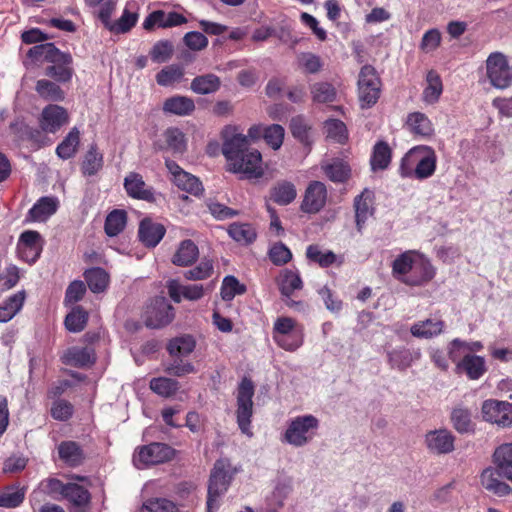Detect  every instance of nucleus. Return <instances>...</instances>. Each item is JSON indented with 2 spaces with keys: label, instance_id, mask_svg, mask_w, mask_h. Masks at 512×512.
Masks as SVG:
<instances>
[{
  "label": "nucleus",
  "instance_id": "cd10ccee",
  "mask_svg": "<svg viewBox=\"0 0 512 512\" xmlns=\"http://www.w3.org/2000/svg\"><path fill=\"white\" fill-rule=\"evenodd\" d=\"M165 227L150 219H143L139 226V238L147 247H155L165 235Z\"/></svg>",
  "mask_w": 512,
  "mask_h": 512
},
{
  "label": "nucleus",
  "instance_id": "393cba45",
  "mask_svg": "<svg viewBox=\"0 0 512 512\" xmlns=\"http://www.w3.org/2000/svg\"><path fill=\"white\" fill-rule=\"evenodd\" d=\"M418 253L419 251L417 250H407L394 259L392 263V275L395 279L406 284V280H409Z\"/></svg>",
  "mask_w": 512,
  "mask_h": 512
},
{
  "label": "nucleus",
  "instance_id": "412c9836",
  "mask_svg": "<svg viewBox=\"0 0 512 512\" xmlns=\"http://www.w3.org/2000/svg\"><path fill=\"white\" fill-rule=\"evenodd\" d=\"M422 356L421 350L408 349L405 347H398L387 352L389 365L399 371H404L412 366L413 363L420 360Z\"/></svg>",
  "mask_w": 512,
  "mask_h": 512
},
{
  "label": "nucleus",
  "instance_id": "c9c22d12",
  "mask_svg": "<svg viewBox=\"0 0 512 512\" xmlns=\"http://www.w3.org/2000/svg\"><path fill=\"white\" fill-rule=\"evenodd\" d=\"M296 196V187L289 181L278 182L270 190V199L276 204L282 206L293 202Z\"/></svg>",
  "mask_w": 512,
  "mask_h": 512
},
{
  "label": "nucleus",
  "instance_id": "7c9ffc66",
  "mask_svg": "<svg viewBox=\"0 0 512 512\" xmlns=\"http://www.w3.org/2000/svg\"><path fill=\"white\" fill-rule=\"evenodd\" d=\"M321 169L327 178L335 183L345 182L351 175L349 165L340 159L322 161Z\"/></svg>",
  "mask_w": 512,
  "mask_h": 512
},
{
  "label": "nucleus",
  "instance_id": "8fccbe9b",
  "mask_svg": "<svg viewBox=\"0 0 512 512\" xmlns=\"http://www.w3.org/2000/svg\"><path fill=\"white\" fill-rule=\"evenodd\" d=\"M195 340L192 336L184 335L172 339L168 344V351L171 356H187L195 349Z\"/></svg>",
  "mask_w": 512,
  "mask_h": 512
},
{
  "label": "nucleus",
  "instance_id": "7ed1b4c3",
  "mask_svg": "<svg viewBox=\"0 0 512 512\" xmlns=\"http://www.w3.org/2000/svg\"><path fill=\"white\" fill-rule=\"evenodd\" d=\"M28 55L35 60H44L51 65L45 69V74L59 82H67L72 78V57L58 50L54 44L45 43L32 47Z\"/></svg>",
  "mask_w": 512,
  "mask_h": 512
},
{
  "label": "nucleus",
  "instance_id": "603ef678",
  "mask_svg": "<svg viewBox=\"0 0 512 512\" xmlns=\"http://www.w3.org/2000/svg\"><path fill=\"white\" fill-rule=\"evenodd\" d=\"M483 344L479 341H473V342H466L462 341L458 338L451 341V343L448 346V354L450 359L455 362L456 359L462 354V353H470L471 352H477L482 350Z\"/></svg>",
  "mask_w": 512,
  "mask_h": 512
},
{
  "label": "nucleus",
  "instance_id": "bb28decb",
  "mask_svg": "<svg viewBox=\"0 0 512 512\" xmlns=\"http://www.w3.org/2000/svg\"><path fill=\"white\" fill-rule=\"evenodd\" d=\"M405 125L415 136L430 138L434 134V126L428 116L422 112L408 114Z\"/></svg>",
  "mask_w": 512,
  "mask_h": 512
},
{
  "label": "nucleus",
  "instance_id": "ea45409f",
  "mask_svg": "<svg viewBox=\"0 0 512 512\" xmlns=\"http://www.w3.org/2000/svg\"><path fill=\"white\" fill-rule=\"evenodd\" d=\"M79 144L80 132L76 127H74L62 140V142L57 146L56 154L59 158L63 160L70 159L76 154Z\"/></svg>",
  "mask_w": 512,
  "mask_h": 512
},
{
  "label": "nucleus",
  "instance_id": "39448f33",
  "mask_svg": "<svg viewBox=\"0 0 512 512\" xmlns=\"http://www.w3.org/2000/svg\"><path fill=\"white\" fill-rule=\"evenodd\" d=\"M237 472L238 469L233 467L228 459L223 458L215 462L208 486V512H212L213 509L218 507V498L227 491L231 480Z\"/></svg>",
  "mask_w": 512,
  "mask_h": 512
},
{
  "label": "nucleus",
  "instance_id": "c85d7f7f",
  "mask_svg": "<svg viewBox=\"0 0 512 512\" xmlns=\"http://www.w3.org/2000/svg\"><path fill=\"white\" fill-rule=\"evenodd\" d=\"M500 477L503 476L497 467L487 468L481 474V484L486 490L498 496H506L511 493L512 489L508 484L501 481Z\"/></svg>",
  "mask_w": 512,
  "mask_h": 512
},
{
  "label": "nucleus",
  "instance_id": "ddd939ff",
  "mask_svg": "<svg viewBox=\"0 0 512 512\" xmlns=\"http://www.w3.org/2000/svg\"><path fill=\"white\" fill-rule=\"evenodd\" d=\"M174 319L172 305L163 297L155 299L146 311L145 323L150 328H161Z\"/></svg>",
  "mask_w": 512,
  "mask_h": 512
},
{
  "label": "nucleus",
  "instance_id": "052dcab7",
  "mask_svg": "<svg viewBox=\"0 0 512 512\" xmlns=\"http://www.w3.org/2000/svg\"><path fill=\"white\" fill-rule=\"evenodd\" d=\"M184 71L179 65H169L163 68L157 75L156 81L160 86H170L180 82Z\"/></svg>",
  "mask_w": 512,
  "mask_h": 512
},
{
  "label": "nucleus",
  "instance_id": "0eeeda50",
  "mask_svg": "<svg viewBox=\"0 0 512 512\" xmlns=\"http://www.w3.org/2000/svg\"><path fill=\"white\" fill-rule=\"evenodd\" d=\"M254 385L248 378H243L237 389V423L242 433L251 437V417L253 414Z\"/></svg>",
  "mask_w": 512,
  "mask_h": 512
},
{
  "label": "nucleus",
  "instance_id": "37998d69",
  "mask_svg": "<svg viewBox=\"0 0 512 512\" xmlns=\"http://www.w3.org/2000/svg\"><path fill=\"white\" fill-rule=\"evenodd\" d=\"M84 278L87 282L89 289L93 293H100L106 290L109 284L108 273L100 268L95 267L85 271Z\"/></svg>",
  "mask_w": 512,
  "mask_h": 512
},
{
  "label": "nucleus",
  "instance_id": "f704fd0d",
  "mask_svg": "<svg viewBox=\"0 0 512 512\" xmlns=\"http://www.w3.org/2000/svg\"><path fill=\"white\" fill-rule=\"evenodd\" d=\"M124 187L129 196L138 199L149 200L152 192L146 188L145 182L140 174L131 172L124 180Z\"/></svg>",
  "mask_w": 512,
  "mask_h": 512
},
{
  "label": "nucleus",
  "instance_id": "4c0bfd02",
  "mask_svg": "<svg viewBox=\"0 0 512 512\" xmlns=\"http://www.w3.org/2000/svg\"><path fill=\"white\" fill-rule=\"evenodd\" d=\"M220 78L212 73L195 77L190 85L191 90L200 95L212 94L219 90Z\"/></svg>",
  "mask_w": 512,
  "mask_h": 512
},
{
  "label": "nucleus",
  "instance_id": "a18cd8bd",
  "mask_svg": "<svg viewBox=\"0 0 512 512\" xmlns=\"http://www.w3.org/2000/svg\"><path fill=\"white\" fill-rule=\"evenodd\" d=\"M25 300L24 292L20 291L10 296L0 305V322L10 321L22 308Z\"/></svg>",
  "mask_w": 512,
  "mask_h": 512
},
{
  "label": "nucleus",
  "instance_id": "4be33fe9",
  "mask_svg": "<svg viewBox=\"0 0 512 512\" xmlns=\"http://www.w3.org/2000/svg\"><path fill=\"white\" fill-rule=\"evenodd\" d=\"M187 22V19L177 13V12H164L162 10H157L150 13L143 22V28L146 30H151L155 26L161 28H168L179 26Z\"/></svg>",
  "mask_w": 512,
  "mask_h": 512
},
{
  "label": "nucleus",
  "instance_id": "e433bc0d",
  "mask_svg": "<svg viewBox=\"0 0 512 512\" xmlns=\"http://www.w3.org/2000/svg\"><path fill=\"white\" fill-rule=\"evenodd\" d=\"M199 250L191 240L182 241L172 258V263L177 266H189L198 257Z\"/></svg>",
  "mask_w": 512,
  "mask_h": 512
},
{
  "label": "nucleus",
  "instance_id": "6e6d98bb",
  "mask_svg": "<svg viewBox=\"0 0 512 512\" xmlns=\"http://www.w3.org/2000/svg\"><path fill=\"white\" fill-rule=\"evenodd\" d=\"M297 66L300 70L309 74L318 73L322 67V59L311 52H302L297 55Z\"/></svg>",
  "mask_w": 512,
  "mask_h": 512
},
{
  "label": "nucleus",
  "instance_id": "b1692460",
  "mask_svg": "<svg viewBox=\"0 0 512 512\" xmlns=\"http://www.w3.org/2000/svg\"><path fill=\"white\" fill-rule=\"evenodd\" d=\"M354 209L356 226L359 231L362 230L367 220L373 216V192L365 189L354 199Z\"/></svg>",
  "mask_w": 512,
  "mask_h": 512
},
{
  "label": "nucleus",
  "instance_id": "2f4dec72",
  "mask_svg": "<svg viewBox=\"0 0 512 512\" xmlns=\"http://www.w3.org/2000/svg\"><path fill=\"white\" fill-rule=\"evenodd\" d=\"M137 20L138 5L135 1H129L121 17L110 26V31L117 34L126 33L135 26Z\"/></svg>",
  "mask_w": 512,
  "mask_h": 512
},
{
  "label": "nucleus",
  "instance_id": "a878e982",
  "mask_svg": "<svg viewBox=\"0 0 512 512\" xmlns=\"http://www.w3.org/2000/svg\"><path fill=\"white\" fill-rule=\"evenodd\" d=\"M445 324L440 319L428 318L415 322L410 327V332L413 337L418 339H432L442 334Z\"/></svg>",
  "mask_w": 512,
  "mask_h": 512
},
{
  "label": "nucleus",
  "instance_id": "f8f14e48",
  "mask_svg": "<svg viewBox=\"0 0 512 512\" xmlns=\"http://www.w3.org/2000/svg\"><path fill=\"white\" fill-rule=\"evenodd\" d=\"M327 197L326 185L320 181H312L305 190L301 210L309 214L318 213L326 205Z\"/></svg>",
  "mask_w": 512,
  "mask_h": 512
},
{
  "label": "nucleus",
  "instance_id": "4d7b16f0",
  "mask_svg": "<svg viewBox=\"0 0 512 512\" xmlns=\"http://www.w3.org/2000/svg\"><path fill=\"white\" fill-rule=\"evenodd\" d=\"M311 94L316 103H330L335 101L337 96L334 86L327 82H318L312 85Z\"/></svg>",
  "mask_w": 512,
  "mask_h": 512
},
{
  "label": "nucleus",
  "instance_id": "09e8293b",
  "mask_svg": "<svg viewBox=\"0 0 512 512\" xmlns=\"http://www.w3.org/2000/svg\"><path fill=\"white\" fill-rule=\"evenodd\" d=\"M451 421L454 428L460 433H467L473 430L471 411L463 406L455 407L451 412Z\"/></svg>",
  "mask_w": 512,
  "mask_h": 512
},
{
  "label": "nucleus",
  "instance_id": "3c124183",
  "mask_svg": "<svg viewBox=\"0 0 512 512\" xmlns=\"http://www.w3.org/2000/svg\"><path fill=\"white\" fill-rule=\"evenodd\" d=\"M228 234L238 243L249 244L256 239V231L250 224L233 223L228 228Z\"/></svg>",
  "mask_w": 512,
  "mask_h": 512
},
{
  "label": "nucleus",
  "instance_id": "f3484780",
  "mask_svg": "<svg viewBox=\"0 0 512 512\" xmlns=\"http://www.w3.org/2000/svg\"><path fill=\"white\" fill-rule=\"evenodd\" d=\"M278 287L283 297H285L286 305L293 308L299 304L291 299L295 291H299L303 287V282L297 270L284 269L279 274Z\"/></svg>",
  "mask_w": 512,
  "mask_h": 512
},
{
  "label": "nucleus",
  "instance_id": "de8ad7c7",
  "mask_svg": "<svg viewBox=\"0 0 512 512\" xmlns=\"http://www.w3.org/2000/svg\"><path fill=\"white\" fill-rule=\"evenodd\" d=\"M35 90L42 99L47 101H62L65 96L63 90L56 83L46 79L38 80Z\"/></svg>",
  "mask_w": 512,
  "mask_h": 512
},
{
  "label": "nucleus",
  "instance_id": "dca6fc26",
  "mask_svg": "<svg viewBox=\"0 0 512 512\" xmlns=\"http://www.w3.org/2000/svg\"><path fill=\"white\" fill-rule=\"evenodd\" d=\"M455 438L447 429L431 430L425 435V446L433 454H448L454 450Z\"/></svg>",
  "mask_w": 512,
  "mask_h": 512
},
{
  "label": "nucleus",
  "instance_id": "864d4df0",
  "mask_svg": "<svg viewBox=\"0 0 512 512\" xmlns=\"http://www.w3.org/2000/svg\"><path fill=\"white\" fill-rule=\"evenodd\" d=\"M307 258L321 267H329L336 262L337 256L330 250H323L318 245H310L306 250Z\"/></svg>",
  "mask_w": 512,
  "mask_h": 512
},
{
  "label": "nucleus",
  "instance_id": "6e6552de",
  "mask_svg": "<svg viewBox=\"0 0 512 512\" xmlns=\"http://www.w3.org/2000/svg\"><path fill=\"white\" fill-rule=\"evenodd\" d=\"M486 76L497 89H505L512 84V67L501 52H493L486 59Z\"/></svg>",
  "mask_w": 512,
  "mask_h": 512
},
{
  "label": "nucleus",
  "instance_id": "774afa93",
  "mask_svg": "<svg viewBox=\"0 0 512 512\" xmlns=\"http://www.w3.org/2000/svg\"><path fill=\"white\" fill-rule=\"evenodd\" d=\"M285 136L284 128L279 124H272L264 127L263 138L265 142L273 149L278 150L283 144Z\"/></svg>",
  "mask_w": 512,
  "mask_h": 512
},
{
  "label": "nucleus",
  "instance_id": "1a4fd4ad",
  "mask_svg": "<svg viewBox=\"0 0 512 512\" xmlns=\"http://www.w3.org/2000/svg\"><path fill=\"white\" fill-rule=\"evenodd\" d=\"M381 91V82L376 70L365 65L361 68L358 79V95L362 108L374 105Z\"/></svg>",
  "mask_w": 512,
  "mask_h": 512
},
{
  "label": "nucleus",
  "instance_id": "a211bd4d",
  "mask_svg": "<svg viewBox=\"0 0 512 512\" xmlns=\"http://www.w3.org/2000/svg\"><path fill=\"white\" fill-rule=\"evenodd\" d=\"M68 122L67 111L58 105L46 106L39 118L40 128L46 133L57 132Z\"/></svg>",
  "mask_w": 512,
  "mask_h": 512
},
{
  "label": "nucleus",
  "instance_id": "f257e3e1",
  "mask_svg": "<svg viewBox=\"0 0 512 512\" xmlns=\"http://www.w3.org/2000/svg\"><path fill=\"white\" fill-rule=\"evenodd\" d=\"M222 152L227 160L228 170L245 174L248 178H260L264 174L262 156L257 149L249 147L247 137L236 126L224 130Z\"/></svg>",
  "mask_w": 512,
  "mask_h": 512
},
{
  "label": "nucleus",
  "instance_id": "79ce46f5",
  "mask_svg": "<svg viewBox=\"0 0 512 512\" xmlns=\"http://www.w3.org/2000/svg\"><path fill=\"white\" fill-rule=\"evenodd\" d=\"M291 133L294 138L304 145H311L314 141L312 126L302 116L292 118L290 123Z\"/></svg>",
  "mask_w": 512,
  "mask_h": 512
},
{
  "label": "nucleus",
  "instance_id": "a19ab883",
  "mask_svg": "<svg viewBox=\"0 0 512 512\" xmlns=\"http://www.w3.org/2000/svg\"><path fill=\"white\" fill-rule=\"evenodd\" d=\"M64 491L65 498L80 512L89 504L90 494L83 486L76 483H68Z\"/></svg>",
  "mask_w": 512,
  "mask_h": 512
},
{
  "label": "nucleus",
  "instance_id": "e2e57ef3",
  "mask_svg": "<svg viewBox=\"0 0 512 512\" xmlns=\"http://www.w3.org/2000/svg\"><path fill=\"white\" fill-rule=\"evenodd\" d=\"M126 225V213L122 210H114L108 214L105 221V232L109 236L118 235Z\"/></svg>",
  "mask_w": 512,
  "mask_h": 512
},
{
  "label": "nucleus",
  "instance_id": "58836bf2",
  "mask_svg": "<svg viewBox=\"0 0 512 512\" xmlns=\"http://www.w3.org/2000/svg\"><path fill=\"white\" fill-rule=\"evenodd\" d=\"M426 82L422 99L427 104H434L439 100L443 91L441 78L436 71L431 70L427 73Z\"/></svg>",
  "mask_w": 512,
  "mask_h": 512
},
{
  "label": "nucleus",
  "instance_id": "6ab92c4d",
  "mask_svg": "<svg viewBox=\"0 0 512 512\" xmlns=\"http://www.w3.org/2000/svg\"><path fill=\"white\" fill-rule=\"evenodd\" d=\"M434 276L435 268L430 260L419 252L406 285L421 286L431 281Z\"/></svg>",
  "mask_w": 512,
  "mask_h": 512
},
{
  "label": "nucleus",
  "instance_id": "f03ea898",
  "mask_svg": "<svg viewBox=\"0 0 512 512\" xmlns=\"http://www.w3.org/2000/svg\"><path fill=\"white\" fill-rule=\"evenodd\" d=\"M437 164V156L430 146L419 145L411 148L402 158L399 168L404 178L424 180L431 177Z\"/></svg>",
  "mask_w": 512,
  "mask_h": 512
},
{
  "label": "nucleus",
  "instance_id": "c756f323",
  "mask_svg": "<svg viewBox=\"0 0 512 512\" xmlns=\"http://www.w3.org/2000/svg\"><path fill=\"white\" fill-rule=\"evenodd\" d=\"M59 207V200L54 196H44L29 210V216L33 221L44 222L56 213Z\"/></svg>",
  "mask_w": 512,
  "mask_h": 512
},
{
  "label": "nucleus",
  "instance_id": "5701e85b",
  "mask_svg": "<svg viewBox=\"0 0 512 512\" xmlns=\"http://www.w3.org/2000/svg\"><path fill=\"white\" fill-rule=\"evenodd\" d=\"M167 288L169 296L176 303H179L182 298L195 301L204 295V289L201 284L182 285L175 279L168 281Z\"/></svg>",
  "mask_w": 512,
  "mask_h": 512
},
{
  "label": "nucleus",
  "instance_id": "20e7f679",
  "mask_svg": "<svg viewBox=\"0 0 512 512\" xmlns=\"http://www.w3.org/2000/svg\"><path fill=\"white\" fill-rule=\"evenodd\" d=\"M319 419L312 414L298 415L288 420L281 442L294 448L310 444L318 434Z\"/></svg>",
  "mask_w": 512,
  "mask_h": 512
},
{
  "label": "nucleus",
  "instance_id": "69168bd1",
  "mask_svg": "<svg viewBox=\"0 0 512 512\" xmlns=\"http://www.w3.org/2000/svg\"><path fill=\"white\" fill-rule=\"evenodd\" d=\"M25 497V491L18 487H7L0 493V507L15 508L19 506Z\"/></svg>",
  "mask_w": 512,
  "mask_h": 512
},
{
  "label": "nucleus",
  "instance_id": "2eb2a0df",
  "mask_svg": "<svg viewBox=\"0 0 512 512\" xmlns=\"http://www.w3.org/2000/svg\"><path fill=\"white\" fill-rule=\"evenodd\" d=\"M42 239L36 231H25L20 235L17 243L19 257L27 263H34L42 251Z\"/></svg>",
  "mask_w": 512,
  "mask_h": 512
},
{
  "label": "nucleus",
  "instance_id": "473e14b6",
  "mask_svg": "<svg viewBox=\"0 0 512 512\" xmlns=\"http://www.w3.org/2000/svg\"><path fill=\"white\" fill-rule=\"evenodd\" d=\"M493 459L500 474L512 482V442L500 445L495 450Z\"/></svg>",
  "mask_w": 512,
  "mask_h": 512
},
{
  "label": "nucleus",
  "instance_id": "72a5a7b5",
  "mask_svg": "<svg viewBox=\"0 0 512 512\" xmlns=\"http://www.w3.org/2000/svg\"><path fill=\"white\" fill-rule=\"evenodd\" d=\"M195 109L193 99L186 96H173L166 99L163 103V111L168 114L178 116H186L191 114Z\"/></svg>",
  "mask_w": 512,
  "mask_h": 512
},
{
  "label": "nucleus",
  "instance_id": "9d476101",
  "mask_svg": "<svg viewBox=\"0 0 512 512\" xmlns=\"http://www.w3.org/2000/svg\"><path fill=\"white\" fill-rule=\"evenodd\" d=\"M481 418L500 428H510L512 427V403L487 399L481 405Z\"/></svg>",
  "mask_w": 512,
  "mask_h": 512
},
{
  "label": "nucleus",
  "instance_id": "c03bdc74",
  "mask_svg": "<svg viewBox=\"0 0 512 512\" xmlns=\"http://www.w3.org/2000/svg\"><path fill=\"white\" fill-rule=\"evenodd\" d=\"M103 162V154L98 151L96 144H92L84 156L81 170L84 175H95L102 169Z\"/></svg>",
  "mask_w": 512,
  "mask_h": 512
},
{
  "label": "nucleus",
  "instance_id": "bf43d9fd",
  "mask_svg": "<svg viewBox=\"0 0 512 512\" xmlns=\"http://www.w3.org/2000/svg\"><path fill=\"white\" fill-rule=\"evenodd\" d=\"M88 314L80 306H76L65 318V326L71 332L82 331L87 323Z\"/></svg>",
  "mask_w": 512,
  "mask_h": 512
},
{
  "label": "nucleus",
  "instance_id": "5fc2aeb1",
  "mask_svg": "<svg viewBox=\"0 0 512 512\" xmlns=\"http://www.w3.org/2000/svg\"><path fill=\"white\" fill-rule=\"evenodd\" d=\"M61 460L70 466H76L82 461V451L79 446L72 441L63 442L58 447Z\"/></svg>",
  "mask_w": 512,
  "mask_h": 512
},
{
  "label": "nucleus",
  "instance_id": "4468645a",
  "mask_svg": "<svg viewBox=\"0 0 512 512\" xmlns=\"http://www.w3.org/2000/svg\"><path fill=\"white\" fill-rule=\"evenodd\" d=\"M166 168L172 175V181L181 190L192 195H199L203 191L201 182L194 175L184 171L176 162L166 159Z\"/></svg>",
  "mask_w": 512,
  "mask_h": 512
},
{
  "label": "nucleus",
  "instance_id": "338daca9",
  "mask_svg": "<svg viewBox=\"0 0 512 512\" xmlns=\"http://www.w3.org/2000/svg\"><path fill=\"white\" fill-rule=\"evenodd\" d=\"M139 512H177V507L168 499L150 498L143 502Z\"/></svg>",
  "mask_w": 512,
  "mask_h": 512
},
{
  "label": "nucleus",
  "instance_id": "49530a36",
  "mask_svg": "<svg viewBox=\"0 0 512 512\" xmlns=\"http://www.w3.org/2000/svg\"><path fill=\"white\" fill-rule=\"evenodd\" d=\"M64 362L74 366H87L94 362V355L87 348H70L64 354Z\"/></svg>",
  "mask_w": 512,
  "mask_h": 512
},
{
  "label": "nucleus",
  "instance_id": "9b49d317",
  "mask_svg": "<svg viewBox=\"0 0 512 512\" xmlns=\"http://www.w3.org/2000/svg\"><path fill=\"white\" fill-rule=\"evenodd\" d=\"M174 456V450L163 443H152L140 447L133 455V463L138 469H143L150 465H156L169 461Z\"/></svg>",
  "mask_w": 512,
  "mask_h": 512
},
{
  "label": "nucleus",
  "instance_id": "0e129e2a",
  "mask_svg": "<svg viewBox=\"0 0 512 512\" xmlns=\"http://www.w3.org/2000/svg\"><path fill=\"white\" fill-rule=\"evenodd\" d=\"M324 130L327 138L338 143H343L348 137L345 124L337 119L327 120L324 124Z\"/></svg>",
  "mask_w": 512,
  "mask_h": 512
},
{
  "label": "nucleus",
  "instance_id": "423d86ee",
  "mask_svg": "<svg viewBox=\"0 0 512 512\" xmlns=\"http://www.w3.org/2000/svg\"><path fill=\"white\" fill-rule=\"evenodd\" d=\"M272 337L282 349L294 352L303 344V329L290 317H279L274 322Z\"/></svg>",
  "mask_w": 512,
  "mask_h": 512
},
{
  "label": "nucleus",
  "instance_id": "aec40b11",
  "mask_svg": "<svg viewBox=\"0 0 512 512\" xmlns=\"http://www.w3.org/2000/svg\"><path fill=\"white\" fill-rule=\"evenodd\" d=\"M455 371L458 374H465L470 380H478L487 371L486 361L482 356L466 353L456 363Z\"/></svg>",
  "mask_w": 512,
  "mask_h": 512
},
{
  "label": "nucleus",
  "instance_id": "680f3d73",
  "mask_svg": "<svg viewBox=\"0 0 512 512\" xmlns=\"http://www.w3.org/2000/svg\"><path fill=\"white\" fill-rule=\"evenodd\" d=\"M167 149L174 154H182L186 150L184 134L177 128H169L164 133Z\"/></svg>",
  "mask_w": 512,
  "mask_h": 512
},
{
  "label": "nucleus",
  "instance_id": "13d9d810",
  "mask_svg": "<svg viewBox=\"0 0 512 512\" xmlns=\"http://www.w3.org/2000/svg\"><path fill=\"white\" fill-rule=\"evenodd\" d=\"M150 389L162 397H170L177 392L179 384L174 379L158 377L150 381Z\"/></svg>",
  "mask_w": 512,
  "mask_h": 512
}]
</instances>
